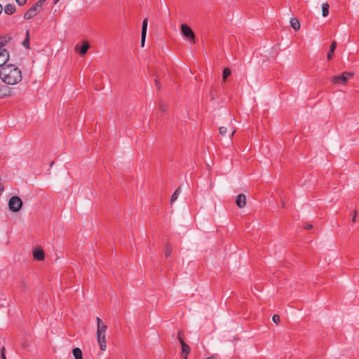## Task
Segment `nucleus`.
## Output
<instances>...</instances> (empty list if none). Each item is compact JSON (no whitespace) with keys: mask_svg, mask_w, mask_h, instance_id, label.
Returning <instances> with one entry per match:
<instances>
[{"mask_svg":"<svg viewBox=\"0 0 359 359\" xmlns=\"http://www.w3.org/2000/svg\"><path fill=\"white\" fill-rule=\"evenodd\" d=\"M0 76L5 83L15 85L22 80L21 70L14 65H7L1 67Z\"/></svg>","mask_w":359,"mask_h":359,"instance_id":"nucleus-1","label":"nucleus"},{"mask_svg":"<svg viewBox=\"0 0 359 359\" xmlns=\"http://www.w3.org/2000/svg\"><path fill=\"white\" fill-rule=\"evenodd\" d=\"M97 321V332L96 336L97 342L99 344L100 350L105 351L107 348V341H106V332L107 330V326L104 324L102 319L99 317L96 318Z\"/></svg>","mask_w":359,"mask_h":359,"instance_id":"nucleus-2","label":"nucleus"},{"mask_svg":"<svg viewBox=\"0 0 359 359\" xmlns=\"http://www.w3.org/2000/svg\"><path fill=\"white\" fill-rule=\"evenodd\" d=\"M22 206L21 198L17 196H12L8 201V207L11 211L13 212H18Z\"/></svg>","mask_w":359,"mask_h":359,"instance_id":"nucleus-3","label":"nucleus"},{"mask_svg":"<svg viewBox=\"0 0 359 359\" xmlns=\"http://www.w3.org/2000/svg\"><path fill=\"white\" fill-rule=\"evenodd\" d=\"M353 76V74L351 72H343L340 75H337L332 77V82L336 84H344L345 85L350 78Z\"/></svg>","mask_w":359,"mask_h":359,"instance_id":"nucleus-4","label":"nucleus"},{"mask_svg":"<svg viewBox=\"0 0 359 359\" xmlns=\"http://www.w3.org/2000/svg\"><path fill=\"white\" fill-rule=\"evenodd\" d=\"M181 32L182 35L187 39L189 41H193L194 43L195 39V34L193 30L191 29L189 26H188L187 24H182L181 25Z\"/></svg>","mask_w":359,"mask_h":359,"instance_id":"nucleus-5","label":"nucleus"},{"mask_svg":"<svg viewBox=\"0 0 359 359\" xmlns=\"http://www.w3.org/2000/svg\"><path fill=\"white\" fill-rule=\"evenodd\" d=\"M41 10L38 8L34 4L30 7L24 14L25 20H29L34 17Z\"/></svg>","mask_w":359,"mask_h":359,"instance_id":"nucleus-6","label":"nucleus"},{"mask_svg":"<svg viewBox=\"0 0 359 359\" xmlns=\"http://www.w3.org/2000/svg\"><path fill=\"white\" fill-rule=\"evenodd\" d=\"M33 257L38 261H43L45 258V252L41 248H36L33 251Z\"/></svg>","mask_w":359,"mask_h":359,"instance_id":"nucleus-7","label":"nucleus"},{"mask_svg":"<svg viewBox=\"0 0 359 359\" xmlns=\"http://www.w3.org/2000/svg\"><path fill=\"white\" fill-rule=\"evenodd\" d=\"M90 48V44L88 41H84L83 45L81 47H79L78 45L75 47V50L79 52L80 55L84 56L87 53L88 50Z\"/></svg>","mask_w":359,"mask_h":359,"instance_id":"nucleus-8","label":"nucleus"},{"mask_svg":"<svg viewBox=\"0 0 359 359\" xmlns=\"http://www.w3.org/2000/svg\"><path fill=\"white\" fill-rule=\"evenodd\" d=\"M9 59V53L7 50H0V67L7 65L6 63Z\"/></svg>","mask_w":359,"mask_h":359,"instance_id":"nucleus-9","label":"nucleus"},{"mask_svg":"<svg viewBox=\"0 0 359 359\" xmlns=\"http://www.w3.org/2000/svg\"><path fill=\"white\" fill-rule=\"evenodd\" d=\"M182 346V355L184 359H187V357L190 353L191 348L184 341H182L180 344Z\"/></svg>","mask_w":359,"mask_h":359,"instance_id":"nucleus-10","label":"nucleus"},{"mask_svg":"<svg viewBox=\"0 0 359 359\" xmlns=\"http://www.w3.org/2000/svg\"><path fill=\"white\" fill-rule=\"evenodd\" d=\"M236 203L238 208H243L246 204L245 196L243 194H238L236 197Z\"/></svg>","mask_w":359,"mask_h":359,"instance_id":"nucleus-11","label":"nucleus"},{"mask_svg":"<svg viewBox=\"0 0 359 359\" xmlns=\"http://www.w3.org/2000/svg\"><path fill=\"white\" fill-rule=\"evenodd\" d=\"M11 95V89L6 86L0 87V98H4Z\"/></svg>","mask_w":359,"mask_h":359,"instance_id":"nucleus-12","label":"nucleus"},{"mask_svg":"<svg viewBox=\"0 0 359 359\" xmlns=\"http://www.w3.org/2000/svg\"><path fill=\"white\" fill-rule=\"evenodd\" d=\"M16 11L15 6L14 4H8L4 7V12L7 15H12Z\"/></svg>","mask_w":359,"mask_h":359,"instance_id":"nucleus-13","label":"nucleus"},{"mask_svg":"<svg viewBox=\"0 0 359 359\" xmlns=\"http://www.w3.org/2000/svg\"><path fill=\"white\" fill-rule=\"evenodd\" d=\"M290 26L295 30L298 31L300 29V23L297 18H292L290 20Z\"/></svg>","mask_w":359,"mask_h":359,"instance_id":"nucleus-14","label":"nucleus"},{"mask_svg":"<svg viewBox=\"0 0 359 359\" xmlns=\"http://www.w3.org/2000/svg\"><path fill=\"white\" fill-rule=\"evenodd\" d=\"M72 353L75 359H83L82 351L79 348H73Z\"/></svg>","mask_w":359,"mask_h":359,"instance_id":"nucleus-15","label":"nucleus"},{"mask_svg":"<svg viewBox=\"0 0 359 359\" xmlns=\"http://www.w3.org/2000/svg\"><path fill=\"white\" fill-rule=\"evenodd\" d=\"M22 46L25 48H27V49H29L30 48V46H29V30L26 31V37L24 39V41H22Z\"/></svg>","mask_w":359,"mask_h":359,"instance_id":"nucleus-16","label":"nucleus"},{"mask_svg":"<svg viewBox=\"0 0 359 359\" xmlns=\"http://www.w3.org/2000/svg\"><path fill=\"white\" fill-rule=\"evenodd\" d=\"M330 6L327 3H325L322 6V15L323 17H327L329 14Z\"/></svg>","mask_w":359,"mask_h":359,"instance_id":"nucleus-17","label":"nucleus"},{"mask_svg":"<svg viewBox=\"0 0 359 359\" xmlns=\"http://www.w3.org/2000/svg\"><path fill=\"white\" fill-rule=\"evenodd\" d=\"M180 192V187H179L175 192L172 194L171 198H170V203H172L174 201H175L177 199V197Z\"/></svg>","mask_w":359,"mask_h":359,"instance_id":"nucleus-18","label":"nucleus"},{"mask_svg":"<svg viewBox=\"0 0 359 359\" xmlns=\"http://www.w3.org/2000/svg\"><path fill=\"white\" fill-rule=\"evenodd\" d=\"M231 74V71L229 68L228 67H226L223 70V74H222V79H223V81H225L227 77H229Z\"/></svg>","mask_w":359,"mask_h":359,"instance_id":"nucleus-19","label":"nucleus"},{"mask_svg":"<svg viewBox=\"0 0 359 359\" xmlns=\"http://www.w3.org/2000/svg\"><path fill=\"white\" fill-rule=\"evenodd\" d=\"M165 256L166 258L170 256L172 253V248L170 243L165 244Z\"/></svg>","mask_w":359,"mask_h":359,"instance_id":"nucleus-20","label":"nucleus"},{"mask_svg":"<svg viewBox=\"0 0 359 359\" xmlns=\"http://www.w3.org/2000/svg\"><path fill=\"white\" fill-rule=\"evenodd\" d=\"M167 109H168V104L165 102H164L163 101L161 100L159 102V110L161 112H165V111H167Z\"/></svg>","mask_w":359,"mask_h":359,"instance_id":"nucleus-21","label":"nucleus"},{"mask_svg":"<svg viewBox=\"0 0 359 359\" xmlns=\"http://www.w3.org/2000/svg\"><path fill=\"white\" fill-rule=\"evenodd\" d=\"M147 25H148V18H144L142 22L141 33L147 34Z\"/></svg>","mask_w":359,"mask_h":359,"instance_id":"nucleus-22","label":"nucleus"},{"mask_svg":"<svg viewBox=\"0 0 359 359\" xmlns=\"http://www.w3.org/2000/svg\"><path fill=\"white\" fill-rule=\"evenodd\" d=\"M8 40L5 36L0 37V50H5L4 46L6 45Z\"/></svg>","mask_w":359,"mask_h":359,"instance_id":"nucleus-23","label":"nucleus"},{"mask_svg":"<svg viewBox=\"0 0 359 359\" xmlns=\"http://www.w3.org/2000/svg\"><path fill=\"white\" fill-rule=\"evenodd\" d=\"M46 0H39L37 2H36L34 4V5L38 8H39V10H41L42 8V6L44 4V2L46 1Z\"/></svg>","mask_w":359,"mask_h":359,"instance_id":"nucleus-24","label":"nucleus"},{"mask_svg":"<svg viewBox=\"0 0 359 359\" xmlns=\"http://www.w3.org/2000/svg\"><path fill=\"white\" fill-rule=\"evenodd\" d=\"M219 134L222 136H224L227 133V128L224 126H222L219 128Z\"/></svg>","mask_w":359,"mask_h":359,"instance_id":"nucleus-25","label":"nucleus"},{"mask_svg":"<svg viewBox=\"0 0 359 359\" xmlns=\"http://www.w3.org/2000/svg\"><path fill=\"white\" fill-rule=\"evenodd\" d=\"M184 332L182 330H180L177 333V339L180 341V344L182 343V341L184 340Z\"/></svg>","mask_w":359,"mask_h":359,"instance_id":"nucleus-26","label":"nucleus"},{"mask_svg":"<svg viewBox=\"0 0 359 359\" xmlns=\"http://www.w3.org/2000/svg\"><path fill=\"white\" fill-rule=\"evenodd\" d=\"M272 320L274 323L278 324L280 323V316L278 314H274L272 317Z\"/></svg>","mask_w":359,"mask_h":359,"instance_id":"nucleus-27","label":"nucleus"},{"mask_svg":"<svg viewBox=\"0 0 359 359\" xmlns=\"http://www.w3.org/2000/svg\"><path fill=\"white\" fill-rule=\"evenodd\" d=\"M146 34H147L141 33V46L142 47H144V43H145V40H146Z\"/></svg>","mask_w":359,"mask_h":359,"instance_id":"nucleus-28","label":"nucleus"},{"mask_svg":"<svg viewBox=\"0 0 359 359\" xmlns=\"http://www.w3.org/2000/svg\"><path fill=\"white\" fill-rule=\"evenodd\" d=\"M334 50H330L327 54V58L328 60H330L332 58Z\"/></svg>","mask_w":359,"mask_h":359,"instance_id":"nucleus-29","label":"nucleus"},{"mask_svg":"<svg viewBox=\"0 0 359 359\" xmlns=\"http://www.w3.org/2000/svg\"><path fill=\"white\" fill-rule=\"evenodd\" d=\"M336 46H337V42L335 41H332L330 46V50L334 51Z\"/></svg>","mask_w":359,"mask_h":359,"instance_id":"nucleus-30","label":"nucleus"},{"mask_svg":"<svg viewBox=\"0 0 359 359\" xmlns=\"http://www.w3.org/2000/svg\"><path fill=\"white\" fill-rule=\"evenodd\" d=\"M1 359H6V355H5V347L4 346H3L1 349Z\"/></svg>","mask_w":359,"mask_h":359,"instance_id":"nucleus-31","label":"nucleus"},{"mask_svg":"<svg viewBox=\"0 0 359 359\" xmlns=\"http://www.w3.org/2000/svg\"><path fill=\"white\" fill-rule=\"evenodd\" d=\"M15 1H16L17 4L20 6L25 5L27 2V0H15Z\"/></svg>","mask_w":359,"mask_h":359,"instance_id":"nucleus-32","label":"nucleus"},{"mask_svg":"<svg viewBox=\"0 0 359 359\" xmlns=\"http://www.w3.org/2000/svg\"><path fill=\"white\" fill-rule=\"evenodd\" d=\"M154 82H155V86L159 90L161 88V84H160L159 80L158 79H155Z\"/></svg>","mask_w":359,"mask_h":359,"instance_id":"nucleus-33","label":"nucleus"},{"mask_svg":"<svg viewBox=\"0 0 359 359\" xmlns=\"http://www.w3.org/2000/svg\"><path fill=\"white\" fill-rule=\"evenodd\" d=\"M356 217H357V212H356V210H355V211H354V212H353V217H352V219H351V222H352L353 223L355 222V221H356Z\"/></svg>","mask_w":359,"mask_h":359,"instance_id":"nucleus-34","label":"nucleus"},{"mask_svg":"<svg viewBox=\"0 0 359 359\" xmlns=\"http://www.w3.org/2000/svg\"><path fill=\"white\" fill-rule=\"evenodd\" d=\"M313 228V225L311 224H306L304 226V229H306V230H310Z\"/></svg>","mask_w":359,"mask_h":359,"instance_id":"nucleus-35","label":"nucleus"},{"mask_svg":"<svg viewBox=\"0 0 359 359\" xmlns=\"http://www.w3.org/2000/svg\"><path fill=\"white\" fill-rule=\"evenodd\" d=\"M215 95L214 94L213 90H212L211 91V100H215Z\"/></svg>","mask_w":359,"mask_h":359,"instance_id":"nucleus-36","label":"nucleus"},{"mask_svg":"<svg viewBox=\"0 0 359 359\" xmlns=\"http://www.w3.org/2000/svg\"><path fill=\"white\" fill-rule=\"evenodd\" d=\"M205 359H215V356L214 355H211Z\"/></svg>","mask_w":359,"mask_h":359,"instance_id":"nucleus-37","label":"nucleus"},{"mask_svg":"<svg viewBox=\"0 0 359 359\" xmlns=\"http://www.w3.org/2000/svg\"><path fill=\"white\" fill-rule=\"evenodd\" d=\"M2 10H3V7H2V6L0 4V14L1 13Z\"/></svg>","mask_w":359,"mask_h":359,"instance_id":"nucleus-38","label":"nucleus"},{"mask_svg":"<svg viewBox=\"0 0 359 359\" xmlns=\"http://www.w3.org/2000/svg\"><path fill=\"white\" fill-rule=\"evenodd\" d=\"M236 132V130H233L232 132H231V137H232L233 135V134L235 133Z\"/></svg>","mask_w":359,"mask_h":359,"instance_id":"nucleus-39","label":"nucleus"},{"mask_svg":"<svg viewBox=\"0 0 359 359\" xmlns=\"http://www.w3.org/2000/svg\"><path fill=\"white\" fill-rule=\"evenodd\" d=\"M58 1H59V0H54L53 3H54V4H56Z\"/></svg>","mask_w":359,"mask_h":359,"instance_id":"nucleus-40","label":"nucleus"},{"mask_svg":"<svg viewBox=\"0 0 359 359\" xmlns=\"http://www.w3.org/2000/svg\"><path fill=\"white\" fill-rule=\"evenodd\" d=\"M58 1H59V0H54L53 3H54V4H56Z\"/></svg>","mask_w":359,"mask_h":359,"instance_id":"nucleus-41","label":"nucleus"},{"mask_svg":"<svg viewBox=\"0 0 359 359\" xmlns=\"http://www.w3.org/2000/svg\"><path fill=\"white\" fill-rule=\"evenodd\" d=\"M282 207L285 208V203L284 202H282Z\"/></svg>","mask_w":359,"mask_h":359,"instance_id":"nucleus-42","label":"nucleus"},{"mask_svg":"<svg viewBox=\"0 0 359 359\" xmlns=\"http://www.w3.org/2000/svg\"><path fill=\"white\" fill-rule=\"evenodd\" d=\"M53 164H54V161H52L50 165L52 166V165H53Z\"/></svg>","mask_w":359,"mask_h":359,"instance_id":"nucleus-43","label":"nucleus"}]
</instances>
